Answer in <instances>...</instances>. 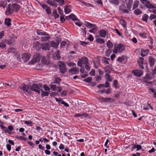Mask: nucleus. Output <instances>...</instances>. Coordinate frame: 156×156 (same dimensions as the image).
<instances>
[{
    "label": "nucleus",
    "instance_id": "18",
    "mask_svg": "<svg viewBox=\"0 0 156 156\" xmlns=\"http://www.w3.org/2000/svg\"><path fill=\"white\" fill-rule=\"evenodd\" d=\"M60 51L58 50L53 54V57L55 60H58L60 59Z\"/></svg>",
    "mask_w": 156,
    "mask_h": 156
},
{
    "label": "nucleus",
    "instance_id": "62",
    "mask_svg": "<svg viewBox=\"0 0 156 156\" xmlns=\"http://www.w3.org/2000/svg\"><path fill=\"white\" fill-rule=\"evenodd\" d=\"M58 93L56 92H52L50 94V95L51 97H54L55 96H57L58 95Z\"/></svg>",
    "mask_w": 156,
    "mask_h": 156
},
{
    "label": "nucleus",
    "instance_id": "21",
    "mask_svg": "<svg viewBox=\"0 0 156 156\" xmlns=\"http://www.w3.org/2000/svg\"><path fill=\"white\" fill-rule=\"evenodd\" d=\"M37 33L39 35L41 36H48L49 34L46 33V32L42 31L41 30H38L37 31Z\"/></svg>",
    "mask_w": 156,
    "mask_h": 156
},
{
    "label": "nucleus",
    "instance_id": "33",
    "mask_svg": "<svg viewBox=\"0 0 156 156\" xmlns=\"http://www.w3.org/2000/svg\"><path fill=\"white\" fill-rule=\"evenodd\" d=\"M133 149H135L136 148V151H137L142 148L141 146L140 145H135L134 144L133 145Z\"/></svg>",
    "mask_w": 156,
    "mask_h": 156
},
{
    "label": "nucleus",
    "instance_id": "27",
    "mask_svg": "<svg viewBox=\"0 0 156 156\" xmlns=\"http://www.w3.org/2000/svg\"><path fill=\"white\" fill-rule=\"evenodd\" d=\"M11 20L10 18H5V23L7 26H9L11 25Z\"/></svg>",
    "mask_w": 156,
    "mask_h": 156
},
{
    "label": "nucleus",
    "instance_id": "59",
    "mask_svg": "<svg viewBox=\"0 0 156 156\" xmlns=\"http://www.w3.org/2000/svg\"><path fill=\"white\" fill-rule=\"evenodd\" d=\"M82 64L83 63L80 59H79L77 62L78 66L80 67H82Z\"/></svg>",
    "mask_w": 156,
    "mask_h": 156
},
{
    "label": "nucleus",
    "instance_id": "2",
    "mask_svg": "<svg viewBox=\"0 0 156 156\" xmlns=\"http://www.w3.org/2000/svg\"><path fill=\"white\" fill-rule=\"evenodd\" d=\"M58 64L59 66V69L61 73H65L66 72V68L64 63L61 61H59Z\"/></svg>",
    "mask_w": 156,
    "mask_h": 156
},
{
    "label": "nucleus",
    "instance_id": "52",
    "mask_svg": "<svg viewBox=\"0 0 156 156\" xmlns=\"http://www.w3.org/2000/svg\"><path fill=\"white\" fill-rule=\"evenodd\" d=\"M67 64L69 67L74 66L76 65V64L75 63L73 62H67Z\"/></svg>",
    "mask_w": 156,
    "mask_h": 156
},
{
    "label": "nucleus",
    "instance_id": "47",
    "mask_svg": "<svg viewBox=\"0 0 156 156\" xmlns=\"http://www.w3.org/2000/svg\"><path fill=\"white\" fill-rule=\"evenodd\" d=\"M134 13L136 15H138L141 14L142 11L138 9H137L134 11Z\"/></svg>",
    "mask_w": 156,
    "mask_h": 156
},
{
    "label": "nucleus",
    "instance_id": "13",
    "mask_svg": "<svg viewBox=\"0 0 156 156\" xmlns=\"http://www.w3.org/2000/svg\"><path fill=\"white\" fill-rule=\"evenodd\" d=\"M41 6L45 10L47 14H50L51 13V11L50 8L48 7L47 5L45 4H42Z\"/></svg>",
    "mask_w": 156,
    "mask_h": 156
},
{
    "label": "nucleus",
    "instance_id": "58",
    "mask_svg": "<svg viewBox=\"0 0 156 156\" xmlns=\"http://www.w3.org/2000/svg\"><path fill=\"white\" fill-rule=\"evenodd\" d=\"M111 51L110 49L108 50L105 53L106 56L107 57L109 56L111 53Z\"/></svg>",
    "mask_w": 156,
    "mask_h": 156
},
{
    "label": "nucleus",
    "instance_id": "16",
    "mask_svg": "<svg viewBox=\"0 0 156 156\" xmlns=\"http://www.w3.org/2000/svg\"><path fill=\"white\" fill-rule=\"evenodd\" d=\"M50 44L51 47L56 49L58 48L59 43H56L54 41H51L50 42Z\"/></svg>",
    "mask_w": 156,
    "mask_h": 156
},
{
    "label": "nucleus",
    "instance_id": "4",
    "mask_svg": "<svg viewBox=\"0 0 156 156\" xmlns=\"http://www.w3.org/2000/svg\"><path fill=\"white\" fill-rule=\"evenodd\" d=\"M98 99L101 102H105L110 103L114 101V99L111 98H107L102 97H99Z\"/></svg>",
    "mask_w": 156,
    "mask_h": 156
},
{
    "label": "nucleus",
    "instance_id": "64",
    "mask_svg": "<svg viewBox=\"0 0 156 156\" xmlns=\"http://www.w3.org/2000/svg\"><path fill=\"white\" fill-rule=\"evenodd\" d=\"M155 18H156V16L154 14H151L150 17V20H152L153 19H155Z\"/></svg>",
    "mask_w": 156,
    "mask_h": 156
},
{
    "label": "nucleus",
    "instance_id": "55",
    "mask_svg": "<svg viewBox=\"0 0 156 156\" xmlns=\"http://www.w3.org/2000/svg\"><path fill=\"white\" fill-rule=\"evenodd\" d=\"M61 81V79L58 77L55 78V82H54V83H56L57 84L59 83Z\"/></svg>",
    "mask_w": 156,
    "mask_h": 156
},
{
    "label": "nucleus",
    "instance_id": "31",
    "mask_svg": "<svg viewBox=\"0 0 156 156\" xmlns=\"http://www.w3.org/2000/svg\"><path fill=\"white\" fill-rule=\"evenodd\" d=\"M111 3L114 4L115 5H118L119 4V1L118 0H108Z\"/></svg>",
    "mask_w": 156,
    "mask_h": 156
},
{
    "label": "nucleus",
    "instance_id": "32",
    "mask_svg": "<svg viewBox=\"0 0 156 156\" xmlns=\"http://www.w3.org/2000/svg\"><path fill=\"white\" fill-rule=\"evenodd\" d=\"M84 24L87 27L89 28L93 27L94 25L87 21H85L84 22Z\"/></svg>",
    "mask_w": 156,
    "mask_h": 156
},
{
    "label": "nucleus",
    "instance_id": "41",
    "mask_svg": "<svg viewBox=\"0 0 156 156\" xmlns=\"http://www.w3.org/2000/svg\"><path fill=\"white\" fill-rule=\"evenodd\" d=\"M49 93L42 91H41V96L42 97H44L45 96H48L49 95Z\"/></svg>",
    "mask_w": 156,
    "mask_h": 156
},
{
    "label": "nucleus",
    "instance_id": "63",
    "mask_svg": "<svg viewBox=\"0 0 156 156\" xmlns=\"http://www.w3.org/2000/svg\"><path fill=\"white\" fill-rule=\"evenodd\" d=\"M95 71L94 70V69H92L90 72V74L91 76H94L95 75Z\"/></svg>",
    "mask_w": 156,
    "mask_h": 156
},
{
    "label": "nucleus",
    "instance_id": "5",
    "mask_svg": "<svg viewBox=\"0 0 156 156\" xmlns=\"http://www.w3.org/2000/svg\"><path fill=\"white\" fill-rule=\"evenodd\" d=\"M132 73L136 76L140 77L143 74V72L140 70L135 69L132 70Z\"/></svg>",
    "mask_w": 156,
    "mask_h": 156
},
{
    "label": "nucleus",
    "instance_id": "9",
    "mask_svg": "<svg viewBox=\"0 0 156 156\" xmlns=\"http://www.w3.org/2000/svg\"><path fill=\"white\" fill-rule=\"evenodd\" d=\"M41 49L45 51H49L50 50V46L48 43H44L41 44Z\"/></svg>",
    "mask_w": 156,
    "mask_h": 156
},
{
    "label": "nucleus",
    "instance_id": "50",
    "mask_svg": "<svg viewBox=\"0 0 156 156\" xmlns=\"http://www.w3.org/2000/svg\"><path fill=\"white\" fill-rule=\"evenodd\" d=\"M92 80L91 78L89 77L83 80V81L87 83L90 82Z\"/></svg>",
    "mask_w": 156,
    "mask_h": 156
},
{
    "label": "nucleus",
    "instance_id": "10",
    "mask_svg": "<svg viewBox=\"0 0 156 156\" xmlns=\"http://www.w3.org/2000/svg\"><path fill=\"white\" fill-rule=\"evenodd\" d=\"M126 9V7L125 5H122L119 6V10L121 12L128 13L129 12V11Z\"/></svg>",
    "mask_w": 156,
    "mask_h": 156
},
{
    "label": "nucleus",
    "instance_id": "15",
    "mask_svg": "<svg viewBox=\"0 0 156 156\" xmlns=\"http://www.w3.org/2000/svg\"><path fill=\"white\" fill-rule=\"evenodd\" d=\"M144 61V60L143 58L140 57L139 58L138 62L140 67L142 69H144V66H143Z\"/></svg>",
    "mask_w": 156,
    "mask_h": 156
},
{
    "label": "nucleus",
    "instance_id": "22",
    "mask_svg": "<svg viewBox=\"0 0 156 156\" xmlns=\"http://www.w3.org/2000/svg\"><path fill=\"white\" fill-rule=\"evenodd\" d=\"M66 14H68L70 13L71 11V7L70 5H66V8L64 9Z\"/></svg>",
    "mask_w": 156,
    "mask_h": 156
},
{
    "label": "nucleus",
    "instance_id": "36",
    "mask_svg": "<svg viewBox=\"0 0 156 156\" xmlns=\"http://www.w3.org/2000/svg\"><path fill=\"white\" fill-rule=\"evenodd\" d=\"M125 58V56H122L121 57H119L116 60V61L120 62H124Z\"/></svg>",
    "mask_w": 156,
    "mask_h": 156
},
{
    "label": "nucleus",
    "instance_id": "43",
    "mask_svg": "<svg viewBox=\"0 0 156 156\" xmlns=\"http://www.w3.org/2000/svg\"><path fill=\"white\" fill-rule=\"evenodd\" d=\"M107 45L109 48H112L113 47V44L110 40H108L107 41Z\"/></svg>",
    "mask_w": 156,
    "mask_h": 156
},
{
    "label": "nucleus",
    "instance_id": "24",
    "mask_svg": "<svg viewBox=\"0 0 156 156\" xmlns=\"http://www.w3.org/2000/svg\"><path fill=\"white\" fill-rule=\"evenodd\" d=\"M7 4V1L6 0L3 1H0V7L5 8L6 7Z\"/></svg>",
    "mask_w": 156,
    "mask_h": 156
},
{
    "label": "nucleus",
    "instance_id": "29",
    "mask_svg": "<svg viewBox=\"0 0 156 156\" xmlns=\"http://www.w3.org/2000/svg\"><path fill=\"white\" fill-rule=\"evenodd\" d=\"M149 62L150 66H153L154 63V59L152 57H150L149 58Z\"/></svg>",
    "mask_w": 156,
    "mask_h": 156
},
{
    "label": "nucleus",
    "instance_id": "19",
    "mask_svg": "<svg viewBox=\"0 0 156 156\" xmlns=\"http://www.w3.org/2000/svg\"><path fill=\"white\" fill-rule=\"evenodd\" d=\"M37 50H40L41 48V44L38 41H36L34 43V46Z\"/></svg>",
    "mask_w": 156,
    "mask_h": 156
},
{
    "label": "nucleus",
    "instance_id": "11",
    "mask_svg": "<svg viewBox=\"0 0 156 156\" xmlns=\"http://www.w3.org/2000/svg\"><path fill=\"white\" fill-rule=\"evenodd\" d=\"M116 46V48L120 53L123 51L125 48V45L122 44H118Z\"/></svg>",
    "mask_w": 156,
    "mask_h": 156
},
{
    "label": "nucleus",
    "instance_id": "34",
    "mask_svg": "<svg viewBox=\"0 0 156 156\" xmlns=\"http://www.w3.org/2000/svg\"><path fill=\"white\" fill-rule=\"evenodd\" d=\"M50 38L49 35L48 36H45L41 37V40L43 41H48Z\"/></svg>",
    "mask_w": 156,
    "mask_h": 156
},
{
    "label": "nucleus",
    "instance_id": "40",
    "mask_svg": "<svg viewBox=\"0 0 156 156\" xmlns=\"http://www.w3.org/2000/svg\"><path fill=\"white\" fill-rule=\"evenodd\" d=\"M49 87H50L51 89L53 91L56 90L57 87L56 85L51 84L49 85Z\"/></svg>",
    "mask_w": 156,
    "mask_h": 156
},
{
    "label": "nucleus",
    "instance_id": "45",
    "mask_svg": "<svg viewBox=\"0 0 156 156\" xmlns=\"http://www.w3.org/2000/svg\"><path fill=\"white\" fill-rule=\"evenodd\" d=\"M34 59V61L37 62H38L40 60V57L39 56V55H38L36 57L35 55H34L33 57Z\"/></svg>",
    "mask_w": 156,
    "mask_h": 156
},
{
    "label": "nucleus",
    "instance_id": "46",
    "mask_svg": "<svg viewBox=\"0 0 156 156\" xmlns=\"http://www.w3.org/2000/svg\"><path fill=\"white\" fill-rule=\"evenodd\" d=\"M110 60L109 58H107L106 57H104L103 58V59L102 61H103V63H104L105 65L108 64L109 63V62L108 61V60Z\"/></svg>",
    "mask_w": 156,
    "mask_h": 156
},
{
    "label": "nucleus",
    "instance_id": "42",
    "mask_svg": "<svg viewBox=\"0 0 156 156\" xmlns=\"http://www.w3.org/2000/svg\"><path fill=\"white\" fill-rule=\"evenodd\" d=\"M55 2H58L59 5L62 6L64 4V0H54Z\"/></svg>",
    "mask_w": 156,
    "mask_h": 156
},
{
    "label": "nucleus",
    "instance_id": "17",
    "mask_svg": "<svg viewBox=\"0 0 156 156\" xmlns=\"http://www.w3.org/2000/svg\"><path fill=\"white\" fill-rule=\"evenodd\" d=\"M99 35L101 37H105L107 33V31L104 30L102 29L98 31Z\"/></svg>",
    "mask_w": 156,
    "mask_h": 156
},
{
    "label": "nucleus",
    "instance_id": "51",
    "mask_svg": "<svg viewBox=\"0 0 156 156\" xmlns=\"http://www.w3.org/2000/svg\"><path fill=\"white\" fill-rule=\"evenodd\" d=\"M67 91H66V90H63L61 92L60 95L62 97L64 96H66L67 95Z\"/></svg>",
    "mask_w": 156,
    "mask_h": 156
},
{
    "label": "nucleus",
    "instance_id": "3",
    "mask_svg": "<svg viewBox=\"0 0 156 156\" xmlns=\"http://www.w3.org/2000/svg\"><path fill=\"white\" fill-rule=\"evenodd\" d=\"M5 41L6 43L9 45H11L14 44L15 41V36L13 35L9 36L7 39H5Z\"/></svg>",
    "mask_w": 156,
    "mask_h": 156
},
{
    "label": "nucleus",
    "instance_id": "25",
    "mask_svg": "<svg viewBox=\"0 0 156 156\" xmlns=\"http://www.w3.org/2000/svg\"><path fill=\"white\" fill-rule=\"evenodd\" d=\"M83 64L86 65L87 64H88V60L87 58L85 57H83L80 59Z\"/></svg>",
    "mask_w": 156,
    "mask_h": 156
},
{
    "label": "nucleus",
    "instance_id": "28",
    "mask_svg": "<svg viewBox=\"0 0 156 156\" xmlns=\"http://www.w3.org/2000/svg\"><path fill=\"white\" fill-rule=\"evenodd\" d=\"M120 23L122 26L124 28H126L127 27L126 26V20H124L121 19L120 20Z\"/></svg>",
    "mask_w": 156,
    "mask_h": 156
},
{
    "label": "nucleus",
    "instance_id": "38",
    "mask_svg": "<svg viewBox=\"0 0 156 156\" xmlns=\"http://www.w3.org/2000/svg\"><path fill=\"white\" fill-rule=\"evenodd\" d=\"M152 107L149 103H147V106L146 107H144L143 109L144 110H147L149 109H153Z\"/></svg>",
    "mask_w": 156,
    "mask_h": 156
},
{
    "label": "nucleus",
    "instance_id": "8",
    "mask_svg": "<svg viewBox=\"0 0 156 156\" xmlns=\"http://www.w3.org/2000/svg\"><path fill=\"white\" fill-rule=\"evenodd\" d=\"M13 11L11 7V4H9L8 7L6 8V10L5 12V13L7 15H9L13 12Z\"/></svg>",
    "mask_w": 156,
    "mask_h": 156
},
{
    "label": "nucleus",
    "instance_id": "53",
    "mask_svg": "<svg viewBox=\"0 0 156 156\" xmlns=\"http://www.w3.org/2000/svg\"><path fill=\"white\" fill-rule=\"evenodd\" d=\"M147 51H143L141 53L140 55L142 57H144L147 55Z\"/></svg>",
    "mask_w": 156,
    "mask_h": 156
},
{
    "label": "nucleus",
    "instance_id": "14",
    "mask_svg": "<svg viewBox=\"0 0 156 156\" xmlns=\"http://www.w3.org/2000/svg\"><path fill=\"white\" fill-rule=\"evenodd\" d=\"M13 11L17 12L20 9V6L16 3L12 4L11 6Z\"/></svg>",
    "mask_w": 156,
    "mask_h": 156
},
{
    "label": "nucleus",
    "instance_id": "35",
    "mask_svg": "<svg viewBox=\"0 0 156 156\" xmlns=\"http://www.w3.org/2000/svg\"><path fill=\"white\" fill-rule=\"evenodd\" d=\"M52 15L55 19L58 18L59 17V15L58 14L57 10L55 9L53 10Z\"/></svg>",
    "mask_w": 156,
    "mask_h": 156
},
{
    "label": "nucleus",
    "instance_id": "37",
    "mask_svg": "<svg viewBox=\"0 0 156 156\" xmlns=\"http://www.w3.org/2000/svg\"><path fill=\"white\" fill-rule=\"evenodd\" d=\"M139 4V2L138 1H135L134 2L133 5V10L135 9L138 7Z\"/></svg>",
    "mask_w": 156,
    "mask_h": 156
},
{
    "label": "nucleus",
    "instance_id": "1",
    "mask_svg": "<svg viewBox=\"0 0 156 156\" xmlns=\"http://www.w3.org/2000/svg\"><path fill=\"white\" fill-rule=\"evenodd\" d=\"M19 88L21 89L26 94H29L30 92V89L28 85L25 84H23L20 86Z\"/></svg>",
    "mask_w": 156,
    "mask_h": 156
},
{
    "label": "nucleus",
    "instance_id": "7",
    "mask_svg": "<svg viewBox=\"0 0 156 156\" xmlns=\"http://www.w3.org/2000/svg\"><path fill=\"white\" fill-rule=\"evenodd\" d=\"M30 54L29 53H24L22 54V58L24 62H27L29 60Z\"/></svg>",
    "mask_w": 156,
    "mask_h": 156
},
{
    "label": "nucleus",
    "instance_id": "60",
    "mask_svg": "<svg viewBox=\"0 0 156 156\" xmlns=\"http://www.w3.org/2000/svg\"><path fill=\"white\" fill-rule=\"evenodd\" d=\"M66 42L65 41H63L61 43V48L64 47V46L66 45Z\"/></svg>",
    "mask_w": 156,
    "mask_h": 156
},
{
    "label": "nucleus",
    "instance_id": "6",
    "mask_svg": "<svg viewBox=\"0 0 156 156\" xmlns=\"http://www.w3.org/2000/svg\"><path fill=\"white\" fill-rule=\"evenodd\" d=\"M30 90L36 91L38 93H40V88L38 85L33 84L31 87Z\"/></svg>",
    "mask_w": 156,
    "mask_h": 156
},
{
    "label": "nucleus",
    "instance_id": "54",
    "mask_svg": "<svg viewBox=\"0 0 156 156\" xmlns=\"http://www.w3.org/2000/svg\"><path fill=\"white\" fill-rule=\"evenodd\" d=\"M43 87L45 91H49L50 90V88L46 85L44 84Z\"/></svg>",
    "mask_w": 156,
    "mask_h": 156
},
{
    "label": "nucleus",
    "instance_id": "23",
    "mask_svg": "<svg viewBox=\"0 0 156 156\" xmlns=\"http://www.w3.org/2000/svg\"><path fill=\"white\" fill-rule=\"evenodd\" d=\"M47 3L49 5L55 8L57 6V4L54 1H52L50 0H48L47 1Z\"/></svg>",
    "mask_w": 156,
    "mask_h": 156
},
{
    "label": "nucleus",
    "instance_id": "26",
    "mask_svg": "<svg viewBox=\"0 0 156 156\" xmlns=\"http://www.w3.org/2000/svg\"><path fill=\"white\" fill-rule=\"evenodd\" d=\"M106 80L109 82H111L112 80V78L108 73H106L105 75Z\"/></svg>",
    "mask_w": 156,
    "mask_h": 156
},
{
    "label": "nucleus",
    "instance_id": "30",
    "mask_svg": "<svg viewBox=\"0 0 156 156\" xmlns=\"http://www.w3.org/2000/svg\"><path fill=\"white\" fill-rule=\"evenodd\" d=\"M5 42L6 41H5V40L4 41L2 40L0 43V48L2 49L5 48L6 47Z\"/></svg>",
    "mask_w": 156,
    "mask_h": 156
},
{
    "label": "nucleus",
    "instance_id": "44",
    "mask_svg": "<svg viewBox=\"0 0 156 156\" xmlns=\"http://www.w3.org/2000/svg\"><path fill=\"white\" fill-rule=\"evenodd\" d=\"M96 40L97 42L101 44H103L105 42L103 38H98Z\"/></svg>",
    "mask_w": 156,
    "mask_h": 156
},
{
    "label": "nucleus",
    "instance_id": "61",
    "mask_svg": "<svg viewBox=\"0 0 156 156\" xmlns=\"http://www.w3.org/2000/svg\"><path fill=\"white\" fill-rule=\"evenodd\" d=\"M118 84V81L116 80H114L113 81V85L114 86L115 88L117 87V85Z\"/></svg>",
    "mask_w": 156,
    "mask_h": 156
},
{
    "label": "nucleus",
    "instance_id": "39",
    "mask_svg": "<svg viewBox=\"0 0 156 156\" xmlns=\"http://www.w3.org/2000/svg\"><path fill=\"white\" fill-rule=\"evenodd\" d=\"M69 17L73 21H76L77 20V18L76 17V16L74 15L73 14H72L69 15Z\"/></svg>",
    "mask_w": 156,
    "mask_h": 156
},
{
    "label": "nucleus",
    "instance_id": "12",
    "mask_svg": "<svg viewBox=\"0 0 156 156\" xmlns=\"http://www.w3.org/2000/svg\"><path fill=\"white\" fill-rule=\"evenodd\" d=\"M69 72L73 74H77L79 72V68L76 67L72 68L69 70Z\"/></svg>",
    "mask_w": 156,
    "mask_h": 156
},
{
    "label": "nucleus",
    "instance_id": "20",
    "mask_svg": "<svg viewBox=\"0 0 156 156\" xmlns=\"http://www.w3.org/2000/svg\"><path fill=\"white\" fill-rule=\"evenodd\" d=\"M145 5L147 8L149 9H156V7L151 4L149 1L147 2L145 4Z\"/></svg>",
    "mask_w": 156,
    "mask_h": 156
},
{
    "label": "nucleus",
    "instance_id": "49",
    "mask_svg": "<svg viewBox=\"0 0 156 156\" xmlns=\"http://www.w3.org/2000/svg\"><path fill=\"white\" fill-rule=\"evenodd\" d=\"M148 16L147 14H144L142 17V20L145 21L147 22L148 20Z\"/></svg>",
    "mask_w": 156,
    "mask_h": 156
},
{
    "label": "nucleus",
    "instance_id": "48",
    "mask_svg": "<svg viewBox=\"0 0 156 156\" xmlns=\"http://www.w3.org/2000/svg\"><path fill=\"white\" fill-rule=\"evenodd\" d=\"M92 29H90L89 30V32L90 33H94L96 32V28L97 27L94 25L93 27H92Z\"/></svg>",
    "mask_w": 156,
    "mask_h": 156
},
{
    "label": "nucleus",
    "instance_id": "56",
    "mask_svg": "<svg viewBox=\"0 0 156 156\" xmlns=\"http://www.w3.org/2000/svg\"><path fill=\"white\" fill-rule=\"evenodd\" d=\"M24 123L27 125H30V126H33V125H31V124L32 123V122L30 120H29L28 121H25L24 122Z\"/></svg>",
    "mask_w": 156,
    "mask_h": 156
},
{
    "label": "nucleus",
    "instance_id": "57",
    "mask_svg": "<svg viewBox=\"0 0 156 156\" xmlns=\"http://www.w3.org/2000/svg\"><path fill=\"white\" fill-rule=\"evenodd\" d=\"M82 3L83 4H84L85 5L88 6V7H92L93 6V5H92L88 3H87L84 2H82Z\"/></svg>",
    "mask_w": 156,
    "mask_h": 156
}]
</instances>
